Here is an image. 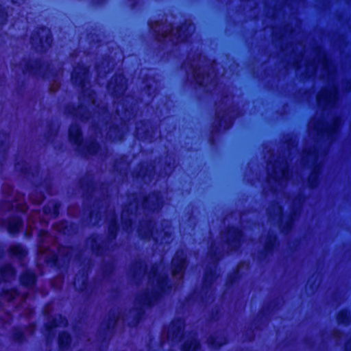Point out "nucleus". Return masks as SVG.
<instances>
[{
	"instance_id": "f257e3e1",
	"label": "nucleus",
	"mask_w": 351,
	"mask_h": 351,
	"mask_svg": "<svg viewBox=\"0 0 351 351\" xmlns=\"http://www.w3.org/2000/svg\"><path fill=\"white\" fill-rule=\"evenodd\" d=\"M40 243L38 246V253L40 259H44L47 263H57L61 259H67L71 254L72 250L67 247H60L57 252H54L56 247L53 245L49 247L46 244L51 238L47 232L43 230L40 231Z\"/></svg>"
},
{
	"instance_id": "f03ea898",
	"label": "nucleus",
	"mask_w": 351,
	"mask_h": 351,
	"mask_svg": "<svg viewBox=\"0 0 351 351\" xmlns=\"http://www.w3.org/2000/svg\"><path fill=\"white\" fill-rule=\"evenodd\" d=\"M158 36L162 38H168L173 43L184 41L194 31V27L191 23H184L176 30L172 29L170 24H159L156 23L151 26Z\"/></svg>"
},
{
	"instance_id": "7ed1b4c3",
	"label": "nucleus",
	"mask_w": 351,
	"mask_h": 351,
	"mask_svg": "<svg viewBox=\"0 0 351 351\" xmlns=\"http://www.w3.org/2000/svg\"><path fill=\"white\" fill-rule=\"evenodd\" d=\"M159 268L153 267L149 275V286L152 288L151 293H146L137 298L138 302L144 306H150L156 300L159 294L165 291L166 276L158 274Z\"/></svg>"
},
{
	"instance_id": "20e7f679",
	"label": "nucleus",
	"mask_w": 351,
	"mask_h": 351,
	"mask_svg": "<svg viewBox=\"0 0 351 351\" xmlns=\"http://www.w3.org/2000/svg\"><path fill=\"white\" fill-rule=\"evenodd\" d=\"M340 119H335L330 125H324L322 122L316 123L314 121L309 123V129L311 132H316L322 136H326L328 138H332L333 134H335L340 125Z\"/></svg>"
},
{
	"instance_id": "39448f33",
	"label": "nucleus",
	"mask_w": 351,
	"mask_h": 351,
	"mask_svg": "<svg viewBox=\"0 0 351 351\" xmlns=\"http://www.w3.org/2000/svg\"><path fill=\"white\" fill-rule=\"evenodd\" d=\"M267 170L269 172V178L282 184L287 181L289 178V172L285 163L269 164Z\"/></svg>"
},
{
	"instance_id": "423d86ee",
	"label": "nucleus",
	"mask_w": 351,
	"mask_h": 351,
	"mask_svg": "<svg viewBox=\"0 0 351 351\" xmlns=\"http://www.w3.org/2000/svg\"><path fill=\"white\" fill-rule=\"evenodd\" d=\"M337 99V90L335 87L321 90L317 97V104L324 108L332 106Z\"/></svg>"
},
{
	"instance_id": "0eeeda50",
	"label": "nucleus",
	"mask_w": 351,
	"mask_h": 351,
	"mask_svg": "<svg viewBox=\"0 0 351 351\" xmlns=\"http://www.w3.org/2000/svg\"><path fill=\"white\" fill-rule=\"evenodd\" d=\"M51 36L50 35L49 30L47 28H41L38 32L36 36H34L32 38V45L38 49L36 46L37 42L39 41L41 49H46L49 47L51 43Z\"/></svg>"
},
{
	"instance_id": "6e6552de",
	"label": "nucleus",
	"mask_w": 351,
	"mask_h": 351,
	"mask_svg": "<svg viewBox=\"0 0 351 351\" xmlns=\"http://www.w3.org/2000/svg\"><path fill=\"white\" fill-rule=\"evenodd\" d=\"M173 275L176 278H181L185 268V256L182 252H176L172 260Z\"/></svg>"
},
{
	"instance_id": "1a4fd4ad",
	"label": "nucleus",
	"mask_w": 351,
	"mask_h": 351,
	"mask_svg": "<svg viewBox=\"0 0 351 351\" xmlns=\"http://www.w3.org/2000/svg\"><path fill=\"white\" fill-rule=\"evenodd\" d=\"M184 323L182 320L173 321L167 328V338L171 339L172 341L180 339Z\"/></svg>"
},
{
	"instance_id": "9d476101",
	"label": "nucleus",
	"mask_w": 351,
	"mask_h": 351,
	"mask_svg": "<svg viewBox=\"0 0 351 351\" xmlns=\"http://www.w3.org/2000/svg\"><path fill=\"white\" fill-rule=\"evenodd\" d=\"M78 70V69H74L71 78L75 84L81 86L82 88L84 89L86 86L85 80H86L87 71L86 69H84L82 72H80Z\"/></svg>"
},
{
	"instance_id": "9b49d317",
	"label": "nucleus",
	"mask_w": 351,
	"mask_h": 351,
	"mask_svg": "<svg viewBox=\"0 0 351 351\" xmlns=\"http://www.w3.org/2000/svg\"><path fill=\"white\" fill-rule=\"evenodd\" d=\"M228 242L235 249L237 247L241 237V231L238 229H232L228 231Z\"/></svg>"
},
{
	"instance_id": "f8f14e48",
	"label": "nucleus",
	"mask_w": 351,
	"mask_h": 351,
	"mask_svg": "<svg viewBox=\"0 0 351 351\" xmlns=\"http://www.w3.org/2000/svg\"><path fill=\"white\" fill-rule=\"evenodd\" d=\"M69 138L74 144L80 145L81 142V134L79 126L77 124L72 125L69 128Z\"/></svg>"
},
{
	"instance_id": "ddd939ff",
	"label": "nucleus",
	"mask_w": 351,
	"mask_h": 351,
	"mask_svg": "<svg viewBox=\"0 0 351 351\" xmlns=\"http://www.w3.org/2000/svg\"><path fill=\"white\" fill-rule=\"evenodd\" d=\"M22 226V221L19 217H13L8 220L7 228L9 232H17Z\"/></svg>"
},
{
	"instance_id": "4468645a",
	"label": "nucleus",
	"mask_w": 351,
	"mask_h": 351,
	"mask_svg": "<svg viewBox=\"0 0 351 351\" xmlns=\"http://www.w3.org/2000/svg\"><path fill=\"white\" fill-rule=\"evenodd\" d=\"M144 225H141V229L139 230V234L145 239H149L150 237H153V239L158 241V237L155 235V234L153 232L152 230H151V228H152V224H145V230H143Z\"/></svg>"
},
{
	"instance_id": "2eb2a0df",
	"label": "nucleus",
	"mask_w": 351,
	"mask_h": 351,
	"mask_svg": "<svg viewBox=\"0 0 351 351\" xmlns=\"http://www.w3.org/2000/svg\"><path fill=\"white\" fill-rule=\"evenodd\" d=\"M87 277L84 274H78L74 280V286L76 289L83 291L86 289Z\"/></svg>"
},
{
	"instance_id": "dca6fc26",
	"label": "nucleus",
	"mask_w": 351,
	"mask_h": 351,
	"mask_svg": "<svg viewBox=\"0 0 351 351\" xmlns=\"http://www.w3.org/2000/svg\"><path fill=\"white\" fill-rule=\"evenodd\" d=\"M21 282L26 287H32L35 282V276L33 273L29 271H25L21 277Z\"/></svg>"
},
{
	"instance_id": "f3484780",
	"label": "nucleus",
	"mask_w": 351,
	"mask_h": 351,
	"mask_svg": "<svg viewBox=\"0 0 351 351\" xmlns=\"http://www.w3.org/2000/svg\"><path fill=\"white\" fill-rule=\"evenodd\" d=\"M10 253L12 256H16L20 259L26 255L25 250L20 245H12L10 248Z\"/></svg>"
},
{
	"instance_id": "a211bd4d",
	"label": "nucleus",
	"mask_w": 351,
	"mask_h": 351,
	"mask_svg": "<svg viewBox=\"0 0 351 351\" xmlns=\"http://www.w3.org/2000/svg\"><path fill=\"white\" fill-rule=\"evenodd\" d=\"M193 75L195 82L199 85L206 86L208 83L213 82V79L208 75H206V77L202 76L198 71H195Z\"/></svg>"
},
{
	"instance_id": "6ab92c4d",
	"label": "nucleus",
	"mask_w": 351,
	"mask_h": 351,
	"mask_svg": "<svg viewBox=\"0 0 351 351\" xmlns=\"http://www.w3.org/2000/svg\"><path fill=\"white\" fill-rule=\"evenodd\" d=\"M1 278L5 281L10 280L14 275V271L10 265H5L0 269Z\"/></svg>"
},
{
	"instance_id": "aec40b11",
	"label": "nucleus",
	"mask_w": 351,
	"mask_h": 351,
	"mask_svg": "<svg viewBox=\"0 0 351 351\" xmlns=\"http://www.w3.org/2000/svg\"><path fill=\"white\" fill-rule=\"evenodd\" d=\"M37 219H39V223L40 224L43 223V221L40 219V213L36 211L32 212L27 222V226L29 229L33 230L37 228L36 225Z\"/></svg>"
},
{
	"instance_id": "412c9836",
	"label": "nucleus",
	"mask_w": 351,
	"mask_h": 351,
	"mask_svg": "<svg viewBox=\"0 0 351 351\" xmlns=\"http://www.w3.org/2000/svg\"><path fill=\"white\" fill-rule=\"evenodd\" d=\"M208 343L213 348H217L226 343V339L223 337H210L208 339Z\"/></svg>"
},
{
	"instance_id": "4be33fe9",
	"label": "nucleus",
	"mask_w": 351,
	"mask_h": 351,
	"mask_svg": "<svg viewBox=\"0 0 351 351\" xmlns=\"http://www.w3.org/2000/svg\"><path fill=\"white\" fill-rule=\"evenodd\" d=\"M199 346V343L195 338L186 341L183 345L184 351H195Z\"/></svg>"
},
{
	"instance_id": "5701e85b",
	"label": "nucleus",
	"mask_w": 351,
	"mask_h": 351,
	"mask_svg": "<svg viewBox=\"0 0 351 351\" xmlns=\"http://www.w3.org/2000/svg\"><path fill=\"white\" fill-rule=\"evenodd\" d=\"M23 199V195H20L17 199H16L15 202L12 205L8 206V209H11L13 208H16V210L25 212L27 210V206L25 204L21 202V200Z\"/></svg>"
},
{
	"instance_id": "b1692460",
	"label": "nucleus",
	"mask_w": 351,
	"mask_h": 351,
	"mask_svg": "<svg viewBox=\"0 0 351 351\" xmlns=\"http://www.w3.org/2000/svg\"><path fill=\"white\" fill-rule=\"evenodd\" d=\"M66 322L64 317H62L61 315H58L57 318H56L51 324H49L48 322L46 324V326L48 330L51 329L52 328L60 326H66Z\"/></svg>"
},
{
	"instance_id": "393cba45",
	"label": "nucleus",
	"mask_w": 351,
	"mask_h": 351,
	"mask_svg": "<svg viewBox=\"0 0 351 351\" xmlns=\"http://www.w3.org/2000/svg\"><path fill=\"white\" fill-rule=\"evenodd\" d=\"M117 229V226L115 223L114 217V216H112V219H111L110 224L108 228L109 235L112 239H114L115 237Z\"/></svg>"
},
{
	"instance_id": "a878e982",
	"label": "nucleus",
	"mask_w": 351,
	"mask_h": 351,
	"mask_svg": "<svg viewBox=\"0 0 351 351\" xmlns=\"http://www.w3.org/2000/svg\"><path fill=\"white\" fill-rule=\"evenodd\" d=\"M70 342V337L66 333H62L59 337V344L61 348H63L69 344Z\"/></svg>"
},
{
	"instance_id": "bb28decb",
	"label": "nucleus",
	"mask_w": 351,
	"mask_h": 351,
	"mask_svg": "<svg viewBox=\"0 0 351 351\" xmlns=\"http://www.w3.org/2000/svg\"><path fill=\"white\" fill-rule=\"evenodd\" d=\"M349 317L347 311H341L338 314L337 321L339 323L347 324L348 322Z\"/></svg>"
},
{
	"instance_id": "cd10ccee",
	"label": "nucleus",
	"mask_w": 351,
	"mask_h": 351,
	"mask_svg": "<svg viewBox=\"0 0 351 351\" xmlns=\"http://www.w3.org/2000/svg\"><path fill=\"white\" fill-rule=\"evenodd\" d=\"M17 295V291L16 290L5 291L3 293V297L8 300L14 299Z\"/></svg>"
},
{
	"instance_id": "c85d7f7f",
	"label": "nucleus",
	"mask_w": 351,
	"mask_h": 351,
	"mask_svg": "<svg viewBox=\"0 0 351 351\" xmlns=\"http://www.w3.org/2000/svg\"><path fill=\"white\" fill-rule=\"evenodd\" d=\"M98 145L96 143L93 142L87 146V153L90 155L96 154L97 152Z\"/></svg>"
},
{
	"instance_id": "c756f323",
	"label": "nucleus",
	"mask_w": 351,
	"mask_h": 351,
	"mask_svg": "<svg viewBox=\"0 0 351 351\" xmlns=\"http://www.w3.org/2000/svg\"><path fill=\"white\" fill-rule=\"evenodd\" d=\"M29 199L34 204H40L42 201L43 200V195L41 193H39L36 195V197H34V194H31L29 196Z\"/></svg>"
},
{
	"instance_id": "7c9ffc66",
	"label": "nucleus",
	"mask_w": 351,
	"mask_h": 351,
	"mask_svg": "<svg viewBox=\"0 0 351 351\" xmlns=\"http://www.w3.org/2000/svg\"><path fill=\"white\" fill-rule=\"evenodd\" d=\"M84 110V108L83 107H80L77 110H76L75 111V112H73L74 115L76 116V117H79L80 119H88V117L82 114V112Z\"/></svg>"
},
{
	"instance_id": "2f4dec72",
	"label": "nucleus",
	"mask_w": 351,
	"mask_h": 351,
	"mask_svg": "<svg viewBox=\"0 0 351 351\" xmlns=\"http://www.w3.org/2000/svg\"><path fill=\"white\" fill-rule=\"evenodd\" d=\"M274 210L276 215H278V216L280 215L281 211H282L280 207H279L278 206H275L274 207Z\"/></svg>"
},
{
	"instance_id": "473e14b6",
	"label": "nucleus",
	"mask_w": 351,
	"mask_h": 351,
	"mask_svg": "<svg viewBox=\"0 0 351 351\" xmlns=\"http://www.w3.org/2000/svg\"><path fill=\"white\" fill-rule=\"evenodd\" d=\"M322 66L328 70V64H327V62H326V58L325 56L323 57V61L322 62Z\"/></svg>"
},
{
	"instance_id": "72a5a7b5",
	"label": "nucleus",
	"mask_w": 351,
	"mask_h": 351,
	"mask_svg": "<svg viewBox=\"0 0 351 351\" xmlns=\"http://www.w3.org/2000/svg\"><path fill=\"white\" fill-rule=\"evenodd\" d=\"M43 211H44V213L47 214V215H49L51 213V209L49 206H45Z\"/></svg>"
},
{
	"instance_id": "f704fd0d",
	"label": "nucleus",
	"mask_w": 351,
	"mask_h": 351,
	"mask_svg": "<svg viewBox=\"0 0 351 351\" xmlns=\"http://www.w3.org/2000/svg\"><path fill=\"white\" fill-rule=\"evenodd\" d=\"M52 207H53V214L54 215H56V213H57L58 207H57V206H56V205H55V204H53V205H52Z\"/></svg>"
},
{
	"instance_id": "c9c22d12",
	"label": "nucleus",
	"mask_w": 351,
	"mask_h": 351,
	"mask_svg": "<svg viewBox=\"0 0 351 351\" xmlns=\"http://www.w3.org/2000/svg\"><path fill=\"white\" fill-rule=\"evenodd\" d=\"M22 337H23V334L21 332L19 335H16L15 336V339L16 340H21L22 339Z\"/></svg>"
},
{
	"instance_id": "e433bc0d",
	"label": "nucleus",
	"mask_w": 351,
	"mask_h": 351,
	"mask_svg": "<svg viewBox=\"0 0 351 351\" xmlns=\"http://www.w3.org/2000/svg\"><path fill=\"white\" fill-rule=\"evenodd\" d=\"M58 87V84H56L55 86H52L51 87V90H53V91H55Z\"/></svg>"
},
{
	"instance_id": "4c0bfd02",
	"label": "nucleus",
	"mask_w": 351,
	"mask_h": 351,
	"mask_svg": "<svg viewBox=\"0 0 351 351\" xmlns=\"http://www.w3.org/2000/svg\"><path fill=\"white\" fill-rule=\"evenodd\" d=\"M2 147H3V151H4V150H5V149H6V148H7V147H8V145H7V143H6V142H5V141L3 143Z\"/></svg>"
},
{
	"instance_id": "58836bf2",
	"label": "nucleus",
	"mask_w": 351,
	"mask_h": 351,
	"mask_svg": "<svg viewBox=\"0 0 351 351\" xmlns=\"http://www.w3.org/2000/svg\"><path fill=\"white\" fill-rule=\"evenodd\" d=\"M315 178H316V176H315V174H314V173H313V175H311V176H310V178H309V182L311 181V179H315Z\"/></svg>"
},
{
	"instance_id": "ea45409f",
	"label": "nucleus",
	"mask_w": 351,
	"mask_h": 351,
	"mask_svg": "<svg viewBox=\"0 0 351 351\" xmlns=\"http://www.w3.org/2000/svg\"><path fill=\"white\" fill-rule=\"evenodd\" d=\"M89 97H90V100L92 104H94L95 101L93 99V97L92 95H89Z\"/></svg>"
},
{
	"instance_id": "a19ab883",
	"label": "nucleus",
	"mask_w": 351,
	"mask_h": 351,
	"mask_svg": "<svg viewBox=\"0 0 351 351\" xmlns=\"http://www.w3.org/2000/svg\"><path fill=\"white\" fill-rule=\"evenodd\" d=\"M152 201V197H149L147 199H146V203H148L149 202Z\"/></svg>"
},
{
	"instance_id": "79ce46f5",
	"label": "nucleus",
	"mask_w": 351,
	"mask_h": 351,
	"mask_svg": "<svg viewBox=\"0 0 351 351\" xmlns=\"http://www.w3.org/2000/svg\"><path fill=\"white\" fill-rule=\"evenodd\" d=\"M315 66H313V72L315 71Z\"/></svg>"
},
{
	"instance_id": "37998d69",
	"label": "nucleus",
	"mask_w": 351,
	"mask_h": 351,
	"mask_svg": "<svg viewBox=\"0 0 351 351\" xmlns=\"http://www.w3.org/2000/svg\"><path fill=\"white\" fill-rule=\"evenodd\" d=\"M0 17H1V15L0 14Z\"/></svg>"
}]
</instances>
